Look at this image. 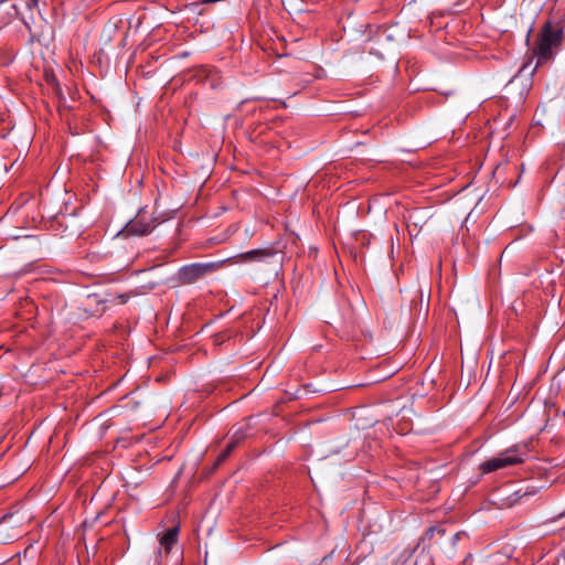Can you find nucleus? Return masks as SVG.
Returning <instances> with one entry per match:
<instances>
[{
  "label": "nucleus",
  "instance_id": "nucleus-6",
  "mask_svg": "<svg viewBox=\"0 0 565 565\" xmlns=\"http://www.w3.org/2000/svg\"><path fill=\"white\" fill-rule=\"evenodd\" d=\"M178 534H179V527L175 526V527L169 529L160 539V545H161V547L164 548L166 554H168L171 551L172 546L177 543Z\"/></svg>",
  "mask_w": 565,
  "mask_h": 565
},
{
  "label": "nucleus",
  "instance_id": "nucleus-11",
  "mask_svg": "<svg viewBox=\"0 0 565 565\" xmlns=\"http://www.w3.org/2000/svg\"><path fill=\"white\" fill-rule=\"evenodd\" d=\"M40 0H26V7L29 9H34L39 6Z\"/></svg>",
  "mask_w": 565,
  "mask_h": 565
},
{
  "label": "nucleus",
  "instance_id": "nucleus-9",
  "mask_svg": "<svg viewBox=\"0 0 565 565\" xmlns=\"http://www.w3.org/2000/svg\"><path fill=\"white\" fill-rule=\"evenodd\" d=\"M128 298H129L128 295L120 294V295L115 296L113 299H107V301H111V302L116 301L120 305H124L127 302Z\"/></svg>",
  "mask_w": 565,
  "mask_h": 565
},
{
  "label": "nucleus",
  "instance_id": "nucleus-8",
  "mask_svg": "<svg viewBox=\"0 0 565 565\" xmlns=\"http://www.w3.org/2000/svg\"><path fill=\"white\" fill-rule=\"evenodd\" d=\"M234 447H235V443H230L226 446V448L218 455V457L216 459V465H221L224 460H226V458L230 456V454L232 452Z\"/></svg>",
  "mask_w": 565,
  "mask_h": 565
},
{
  "label": "nucleus",
  "instance_id": "nucleus-2",
  "mask_svg": "<svg viewBox=\"0 0 565 565\" xmlns=\"http://www.w3.org/2000/svg\"><path fill=\"white\" fill-rule=\"evenodd\" d=\"M562 30L553 26L550 22L545 23L539 38L535 54L537 57V65L548 61L553 55V47L561 44Z\"/></svg>",
  "mask_w": 565,
  "mask_h": 565
},
{
  "label": "nucleus",
  "instance_id": "nucleus-7",
  "mask_svg": "<svg viewBox=\"0 0 565 565\" xmlns=\"http://www.w3.org/2000/svg\"><path fill=\"white\" fill-rule=\"evenodd\" d=\"M268 255H269V253H267L265 250L254 249V250H249L247 253L239 255V258H242L243 260L250 262V260H259Z\"/></svg>",
  "mask_w": 565,
  "mask_h": 565
},
{
  "label": "nucleus",
  "instance_id": "nucleus-4",
  "mask_svg": "<svg viewBox=\"0 0 565 565\" xmlns=\"http://www.w3.org/2000/svg\"><path fill=\"white\" fill-rule=\"evenodd\" d=\"M107 299L99 294H88L83 301L85 311L90 316H100L104 313Z\"/></svg>",
  "mask_w": 565,
  "mask_h": 565
},
{
  "label": "nucleus",
  "instance_id": "nucleus-10",
  "mask_svg": "<svg viewBox=\"0 0 565 565\" xmlns=\"http://www.w3.org/2000/svg\"><path fill=\"white\" fill-rule=\"evenodd\" d=\"M516 495V499L514 501L521 500L523 497L529 495L530 493L526 490L519 489L514 493Z\"/></svg>",
  "mask_w": 565,
  "mask_h": 565
},
{
  "label": "nucleus",
  "instance_id": "nucleus-5",
  "mask_svg": "<svg viewBox=\"0 0 565 565\" xmlns=\"http://www.w3.org/2000/svg\"><path fill=\"white\" fill-rule=\"evenodd\" d=\"M126 231L127 233L134 235H146L152 231V226L150 223H143L140 220H134L127 224Z\"/></svg>",
  "mask_w": 565,
  "mask_h": 565
},
{
  "label": "nucleus",
  "instance_id": "nucleus-1",
  "mask_svg": "<svg viewBox=\"0 0 565 565\" xmlns=\"http://www.w3.org/2000/svg\"><path fill=\"white\" fill-rule=\"evenodd\" d=\"M530 452V443L515 444L497 456L483 461L479 466V470L483 473H490L499 469L516 466L526 459Z\"/></svg>",
  "mask_w": 565,
  "mask_h": 565
},
{
  "label": "nucleus",
  "instance_id": "nucleus-3",
  "mask_svg": "<svg viewBox=\"0 0 565 565\" xmlns=\"http://www.w3.org/2000/svg\"><path fill=\"white\" fill-rule=\"evenodd\" d=\"M220 267V264L216 263H194L186 266H183L179 270V280L182 284H193L198 279L203 278L207 274L215 271Z\"/></svg>",
  "mask_w": 565,
  "mask_h": 565
}]
</instances>
